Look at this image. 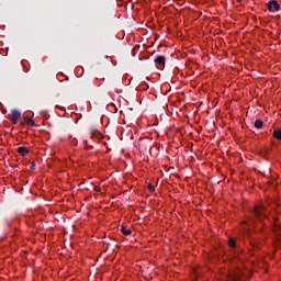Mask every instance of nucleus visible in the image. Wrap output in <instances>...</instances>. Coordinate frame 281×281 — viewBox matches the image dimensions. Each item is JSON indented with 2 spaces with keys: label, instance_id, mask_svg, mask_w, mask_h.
Segmentation results:
<instances>
[{
  "label": "nucleus",
  "instance_id": "nucleus-10",
  "mask_svg": "<svg viewBox=\"0 0 281 281\" xmlns=\"http://www.w3.org/2000/svg\"><path fill=\"white\" fill-rule=\"evenodd\" d=\"M228 247L236 249V240H234V238L228 239Z\"/></svg>",
  "mask_w": 281,
  "mask_h": 281
},
{
  "label": "nucleus",
  "instance_id": "nucleus-17",
  "mask_svg": "<svg viewBox=\"0 0 281 281\" xmlns=\"http://www.w3.org/2000/svg\"><path fill=\"white\" fill-rule=\"evenodd\" d=\"M278 229H280V225L276 224L274 225V232H278Z\"/></svg>",
  "mask_w": 281,
  "mask_h": 281
},
{
  "label": "nucleus",
  "instance_id": "nucleus-15",
  "mask_svg": "<svg viewBox=\"0 0 281 281\" xmlns=\"http://www.w3.org/2000/svg\"><path fill=\"white\" fill-rule=\"evenodd\" d=\"M36 168V162L32 161L31 162V170H34Z\"/></svg>",
  "mask_w": 281,
  "mask_h": 281
},
{
  "label": "nucleus",
  "instance_id": "nucleus-19",
  "mask_svg": "<svg viewBox=\"0 0 281 281\" xmlns=\"http://www.w3.org/2000/svg\"><path fill=\"white\" fill-rule=\"evenodd\" d=\"M273 221H274V223H276V221H278V218H277V217H274V218H273Z\"/></svg>",
  "mask_w": 281,
  "mask_h": 281
},
{
  "label": "nucleus",
  "instance_id": "nucleus-18",
  "mask_svg": "<svg viewBox=\"0 0 281 281\" xmlns=\"http://www.w3.org/2000/svg\"><path fill=\"white\" fill-rule=\"evenodd\" d=\"M88 146V148H93V146H89V145H87Z\"/></svg>",
  "mask_w": 281,
  "mask_h": 281
},
{
  "label": "nucleus",
  "instance_id": "nucleus-14",
  "mask_svg": "<svg viewBox=\"0 0 281 281\" xmlns=\"http://www.w3.org/2000/svg\"><path fill=\"white\" fill-rule=\"evenodd\" d=\"M70 144H72V146H78V139L70 138Z\"/></svg>",
  "mask_w": 281,
  "mask_h": 281
},
{
  "label": "nucleus",
  "instance_id": "nucleus-4",
  "mask_svg": "<svg viewBox=\"0 0 281 281\" xmlns=\"http://www.w3.org/2000/svg\"><path fill=\"white\" fill-rule=\"evenodd\" d=\"M21 117V112L19 110H12L10 114V120L12 124H16Z\"/></svg>",
  "mask_w": 281,
  "mask_h": 281
},
{
  "label": "nucleus",
  "instance_id": "nucleus-13",
  "mask_svg": "<svg viewBox=\"0 0 281 281\" xmlns=\"http://www.w3.org/2000/svg\"><path fill=\"white\" fill-rule=\"evenodd\" d=\"M147 188H148L149 192H155V187L153 186V183H148Z\"/></svg>",
  "mask_w": 281,
  "mask_h": 281
},
{
  "label": "nucleus",
  "instance_id": "nucleus-3",
  "mask_svg": "<svg viewBox=\"0 0 281 281\" xmlns=\"http://www.w3.org/2000/svg\"><path fill=\"white\" fill-rule=\"evenodd\" d=\"M154 63H155L156 67H158V69L160 67H166V57L162 55H158L155 57Z\"/></svg>",
  "mask_w": 281,
  "mask_h": 281
},
{
  "label": "nucleus",
  "instance_id": "nucleus-8",
  "mask_svg": "<svg viewBox=\"0 0 281 281\" xmlns=\"http://www.w3.org/2000/svg\"><path fill=\"white\" fill-rule=\"evenodd\" d=\"M272 137H274V139H281V130L280 128L274 130L272 133Z\"/></svg>",
  "mask_w": 281,
  "mask_h": 281
},
{
  "label": "nucleus",
  "instance_id": "nucleus-16",
  "mask_svg": "<svg viewBox=\"0 0 281 281\" xmlns=\"http://www.w3.org/2000/svg\"><path fill=\"white\" fill-rule=\"evenodd\" d=\"M94 191H95V192H102V188H100V187H94Z\"/></svg>",
  "mask_w": 281,
  "mask_h": 281
},
{
  "label": "nucleus",
  "instance_id": "nucleus-5",
  "mask_svg": "<svg viewBox=\"0 0 281 281\" xmlns=\"http://www.w3.org/2000/svg\"><path fill=\"white\" fill-rule=\"evenodd\" d=\"M262 212H265V206H255L252 210L254 215L259 220L262 218V216H266Z\"/></svg>",
  "mask_w": 281,
  "mask_h": 281
},
{
  "label": "nucleus",
  "instance_id": "nucleus-7",
  "mask_svg": "<svg viewBox=\"0 0 281 281\" xmlns=\"http://www.w3.org/2000/svg\"><path fill=\"white\" fill-rule=\"evenodd\" d=\"M121 232L124 236H131V234H133V232L131 231V228H126V226L122 225L121 226Z\"/></svg>",
  "mask_w": 281,
  "mask_h": 281
},
{
  "label": "nucleus",
  "instance_id": "nucleus-9",
  "mask_svg": "<svg viewBox=\"0 0 281 281\" xmlns=\"http://www.w3.org/2000/svg\"><path fill=\"white\" fill-rule=\"evenodd\" d=\"M25 123L29 125V126H36V123L34 122V120L30 119V117H26L24 119Z\"/></svg>",
  "mask_w": 281,
  "mask_h": 281
},
{
  "label": "nucleus",
  "instance_id": "nucleus-2",
  "mask_svg": "<svg viewBox=\"0 0 281 281\" xmlns=\"http://www.w3.org/2000/svg\"><path fill=\"white\" fill-rule=\"evenodd\" d=\"M241 278H243V272H240V270H238L235 272H231L227 276V281H240Z\"/></svg>",
  "mask_w": 281,
  "mask_h": 281
},
{
  "label": "nucleus",
  "instance_id": "nucleus-11",
  "mask_svg": "<svg viewBox=\"0 0 281 281\" xmlns=\"http://www.w3.org/2000/svg\"><path fill=\"white\" fill-rule=\"evenodd\" d=\"M252 249H260V241L252 240L250 241Z\"/></svg>",
  "mask_w": 281,
  "mask_h": 281
},
{
  "label": "nucleus",
  "instance_id": "nucleus-12",
  "mask_svg": "<svg viewBox=\"0 0 281 281\" xmlns=\"http://www.w3.org/2000/svg\"><path fill=\"white\" fill-rule=\"evenodd\" d=\"M263 122L262 120H256L255 121V128H262Z\"/></svg>",
  "mask_w": 281,
  "mask_h": 281
},
{
  "label": "nucleus",
  "instance_id": "nucleus-1",
  "mask_svg": "<svg viewBox=\"0 0 281 281\" xmlns=\"http://www.w3.org/2000/svg\"><path fill=\"white\" fill-rule=\"evenodd\" d=\"M267 8H268L269 12H278V10H280V4L278 3L277 0H270L267 3Z\"/></svg>",
  "mask_w": 281,
  "mask_h": 281
},
{
  "label": "nucleus",
  "instance_id": "nucleus-6",
  "mask_svg": "<svg viewBox=\"0 0 281 281\" xmlns=\"http://www.w3.org/2000/svg\"><path fill=\"white\" fill-rule=\"evenodd\" d=\"M18 153L19 155H21L22 157H25V155L30 154V150L27 149V147H18Z\"/></svg>",
  "mask_w": 281,
  "mask_h": 281
}]
</instances>
